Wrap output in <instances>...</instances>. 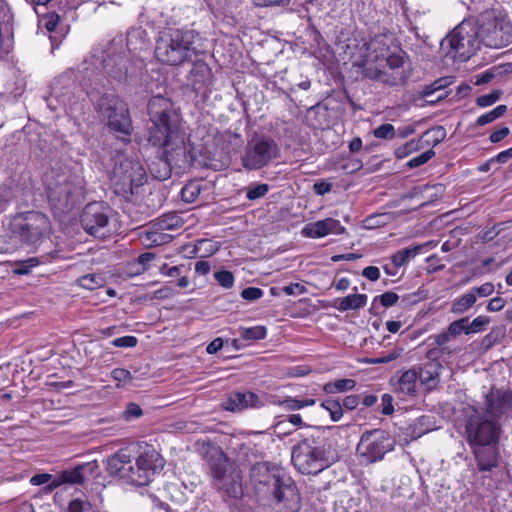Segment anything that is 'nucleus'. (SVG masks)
<instances>
[{
    "mask_svg": "<svg viewBox=\"0 0 512 512\" xmlns=\"http://www.w3.org/2000/svg\"><path fill=\"white\" fill-rule=\"evenodd\" d=\"M76 283L87 290H95L97 288H100L104 285L105 279L100 274H86L81 277H79L76 280Z\"/></svg>",
    "mask_w": 512,
    "mask_h": 512,
    "instance_id": "nucleus-34",
    "label": "nucleus"
},
{
    "mask_svg": "<svg viewBox=\"0 0 512 512\" xmlns=\"http://www.w3.org/2000/svg\"><path fill=\"white\" fill-rule=\"evenodd\" d=\"M477 23L463 20L442 41L441 49L462 61L468 60L480 47Z\"/></svg>",
    "mask_w": 512,
    "mask_h": 512,
    "instance_id": "nucleus-10",
    "label": "nucleus"
},
{
    "mask_svg": "<svg viewBox=\"0 0 512 512\" xmlns=\"http://www.w3.org/2000/svg\"><path fill=\"white\" fill-rule=\"evenodd\" d=\"M373 135L379 139H393L396 134V129L392 124L386 123L377 127L373 131Z\"/></svg>",
    "mask_w": 512,
    "mask_h": 512,
    "instance_id": "nucleus-48",
    "label": "nucleus"
},
{
    "mask_svg": "<svg viewBox=\"0 0 512 512\" xmlns=\"http://www.w3.org/2000/svg\"><path fill=\"white\" fill-rule=\"evenodd\" d=\"M23 243L18 233L13 232L12 222L9 228L0 230V253H13Z\"/></svg>",
    "mask_w": 512,
    "mask_h": 512,
    "instance_id": "nucleus-27",
    "label": "nucleus"
},
{
    "mask_svg": "<svg viewBox=\"0 0 512 512\" xmlns=\"http://www.w3.org/2000/svg\"><path fill=\"white\" fill-rule=\"evenodd\" d=\"M146 32L140 28L132 29L127 33V47L132 50H141L146 46Z\"/></svg>",
    "mask_w": 512,
    "mask_h": 512,
    "instance_id": "nucleus-33",
    "label": "nucleus"
},
{
    "mask_svg": "<svg viewBox=\"0 0 512 512\" xmlns=\"http://www.w3.org/2000/svg\"><path fill=\"white\" fill-rule=\"evenodd\" d=\"M446 137V131L444 127L437 126L431 129H428L423 135L420 137L422 142H425L427 145H432L433 147L439 144Z\"/></svg>",
    "mask_w": 512,
    "mask_h": 512,
    "instance_id": "nucleus-36",
    "label": "nucleus"
},
{
    "mask_svg": "<svg viewBox=\"0 0 512 512\" xmlns=\"http://www.w3.org/2000/svg\"><path fill=\"white\" fill-rule=\"evenodd\" d=\"M404 55L405 53L402 50L391 52L383 61V69L388 73L402 72L406 75L402 69L405 62Z\"/></svg>",
    "mask_w": 512,
    "mask_h": 512,
    "instance_id": "nucleus-31",
    "label": "nucleus"
},
{
    "mask_svg": "<svg viewBox=\"0 0 512 512\" xmlns=\"http://www.w3.org/2000/svg\"><path fill=\"white\" fill-rule=\"evenodd\" d=\"M382 413L384 415H391L394 412L393 397L390 394L382 395Z\"/></svg>",
    "mask_w": 512,
    "mask_h": 512,
    "instance_id": "nucleus-63",
    "label": "nucleus"
},
{
    "mask_svg": "<svg viewBox=\"0 0 512 512\" xmlns=\"http://www.w3.org/2000/svg\"><path fill=\"white\" fill-rule=\"evenodd\" d=\"M13 232L18 233L23 243L36 244L50 231V221L41 212L30 211L12 220Z\"/></svg>",
    "mask_w": 512,
    "mask_h": 512,
    "instance_id": "nucleus-13",
    "label": "nucleus"
},
{
    "mask_svg": "<svg viewBox=\"0 0 512 512\" xmlns=\"http://www.w3.org/2000/svg\"><path fill=\"white\" fill-rule=\"evenodd\" d=\"M476 303L474 294L467 291L465 294L453 300L451 304V313L461 315L468 311Z\"/></svg>",
    "mask_w": 512,
    "mask_h": 512,
    "instance_id": "nucleus-32",
    "label": "nucleus"
},
{
    "mask_svg": "<svg viewBox=\"0 0 512 512\" xmlns=\"http://www.w3.org/2000/svg\"><path fill=\"white\" fill-rule=\"evenodd\" d=\"M332 189V183L326 181V180H319L314 183L313 185V191L317 195H325L329 193Z\"/></svg>",
    "mask_w": 512,
    "mask_h": 512,
    "instance_id": "nucleus-60",
    "label": "nucleus"
},
{
    "mask_svg": "<svg viewBox=\"0 0 512 512\" xmlns=\"http://www.w3.org/2000/svg\"><path fill=\"white\" fill-rule=\"evenodd\" d=\"M345 228L340 224V221L333 218H326L313 223L307 224L302 233L309 238H322L329 234H343Z\"/></svg>",
    "mask_w": 512,
    "mask_h": 512,
    "instance_id": "nucleus-21",
    "label": "nucleus"
},
{
    "mask_svg": "<svg viewBox=\"0 0 512 512\" xmlns=\"http://www.w3.org/2000/svg\"><path fill=\"white\" fill-rule=\"evenodd\" d=\"M214 277L219 285L226 289L232 288L235 282L233 273L228 270L217 271L215 272Z\"/></svg>",
    "mask_w": 512,
    "mask_h": 512,
    "instance_id": "nucleus-46",
    "label": "nucleus"
},
{
    "mask_svg": "<svg viewBox=\"0 0 512 512\" xmlns=\"http://www.w3.org/2000/svg\"><path fill=\"white\" fill-rule=\"evenodd\" d=\"M184 222L182 218L176 213H167L161 217H159L153 227H156L157 230L166 231V230H176L183 226Z\"/></svg>",
    "mask_w": 512,
    "mask_h": 512,
    "instance_id": "nucleus-29",
    "label": "nucleus"
},
{
    "mask_svg": "<svg viewBox=\"0 0 512 512\" xmlns=\"http://www.w3.org/2000/svg\"><path fill=\"white\" fill-rule=\"evenodd\" d=\"M143 414L141 407L136 403H129L125 409L124 415L127 420L138 418Z\"/></svg>",
    "mask_w": 512,
    "mask_h": 512,
    "instance_id": "nucleus-61",
    "label": "nucleus"
},
{
    "mask_svg": "<svg viewBox=\"0 0 512 512\" xmlns=\"http://www.w3.org/2000/svg\"><path fill=\"white\" fill-rule=\"evenodd\" d=\"M200 191L201 190L198 184L189 183L185 185L181 190L182 200L187 203H192L198 198Z\"/></svg>",
    "mask_w": 512,
    "mask_h": 512,
    "instance_id": "nucleus-44",
    "label": "nucleus"
},
{
    "mask_svg": "<svg viewBox=\"0 0 512 512\" xmlns=\"http://www.w3.org/2000/svg\"><path fill=\"white\" fill-rule=\"evenodd\" d=\"M282 290L286 295H300L304 294L307 291L306 287L300 283H292L288 286L283 287Z\"/></svg>",
    "mask_w": 512,
    "mask_h": 512,
    "instance_id": "nucleus-62",
    "label": "nucleus"
},
{
    "mask_svg": "<svg viewBox=\"0 0 512 512\" xmlns=\"http://www.w3.org/2000/svg\"><path fill=\"white\" fill-rule=\"evenodd\" d=\"M241 335L244 340L263 339L266 335V329L263 326L247 328L242 331Z\"/></svg>",
    "mask_w": 512,
    "mask_h": 512,
    "instance_id": "nucleus-50",
    "label": "nucleus"
},
{
    "mask_svg": "<svg viewBox=\"0 0 512 512\" xmlns=\"http://www.w3.org/2000/svg\"><path fill=\"white\" fill-rule=\"evenodd\" d=\"M269 191L268 184H256L247 188L246 197L249 200H256L264 197Z\"/></svg>",
    "mask_w": 512,
    "mask_h": 512,
    "instance_id": "nucleus-49",
    "label": "nucleus"
},
{
    "mask_svg": "<svg viewBox=\"0 0 512 512\" xmlns=\"http://www.w3.org/2000/svg\"><path fill=\"white\" fill-rule=\"evenodd\" d=\"M494 288L495 287L493 283L486 282L479 287L471 288L469 291L470 293L474 294L475 298L477 299L478 297H487L491 295L494 291Z\"/></svg>",
    "mask_w": 512,
    "mask_h": 512,
    "instance_id": "nucleus-56",
    "label": "nucleus"
},
{
    "mask_svg": "<svg viewBox=\"0 0 512 512\" xmlns=\"http://www.w3.org/2000/svg\"><path fill=\"white\" fill-rule=\"evenodd\" d=\"M148 141L163 149V157L151 163V174L158 180L170 178L172 170L183 173L196 158L195 149L181 127L180 114L173 102L163 96L152 97L148 103Z\"/></svg>",
    "mask_w": 512,
    "mask_h": 512,
    "instance_id": "nucleus-1",
    "label": "nucleus"
},
{
    "mask_svg": "<svg viewBox=\"0 0 512 512\" xmlns=\"http://www.w3.org/2000/svg\"><path fill=\"white\" fill-rule=\"evenodd\" d=\"M55 481V476L49 473L35 474L31 477L30 483L35 486L46 484L44 491L46 493L52 492L54 489H50V485Z\"/></svg>",
    "mask_w": 512,
    "mask_h": 512,
    "instance_id": "nucleus-43",
    "label": "nucleus"
},
{
    "mask_svg": "<svg viewBox=\"0 0 512 512\" xmlns=\"http://www.w3.org/2000/svg\"><path fill=\"white\" fill-rule=\"evenodd\" d=\"M420 148H422L421 138L412 139V140L406 142L405 144L399 146L395 150V156L398 159H403V158L407 157L408 155H410L411 153H413L414 151L419 150Z\"/></svg>",
    "mask_w": 512,
    "mask_h": 512,
    "instance_id": "nucleus-39",
    "label": "nucleus"
},
{
    "mask_svg": "<svg viewBox=\"0 0 512 512\" xmlns=\"http://www.w3.org/2000/svg\"><path fill=\"white\" fill-rule=\"evenodd\" d=\"M49 201L61 210H65L75 199L82 196L85 188L83 176L67 166L52 169L46 179Z\"/></svg>",
    "mask_w": 512,
    "mask_h": 512,
    "instance_id": "nucleus-7",
    "label": "nucleus"
},
{
    "mask_svg": "<svg viewBox=\"0 0 512 512\" xmlns=\"http://www.w3.org/2000/svg\"><path fill=\"white\" fill-rule=\"evenodd\" d=\"M197 39L198 34L193 30L164 29L156 39L155 57L160 63L169 66L190 62L198 54L195 46Z\"/></svg>",
    "mask_w": 512,
    "mask_h": 512,
    "instance_id": "nucleus-4",
    "label": "nucleus"
},
{
    "mask_svg": "<svg viewBox=\"0 0 512 512\" xmlns=\"http://www.w3.org/2000/svg\"><path fill=\"white\" fill-rule=\"evenodd\" d=\"M417 380V370L409 369L403 371L396 380L395 378H391L390 382L394 386L395 392L401 393L403 395L414 396L416 394Z\"/></svg>",
    "mask_w": 512,
    "mask_h": 512,
    "instance_id": "nucleus-24",
    "label": "nucleus"
},
{
    "mask_svg": "<svg viewBox=\"0 0 512 512\" xmlns=\"http://www.w3.org/2000/svg\"><path fill=\"white\" fill-rule=\"evenodd\" d=\"M315 404L314 399L298 400L294 398H287L282 402V405L287 410H298L306 406H312Z\"/></svg>",
    "mask_w": 512,
    "mask_h": 512,
    "instance_id": "nucleus-47",
    "label": "nucleus"
},
{
    "mask_svg": "<svg viewBox=\"0 0 512 512\" xmlns=\"http://www.w3.org/2000/svg\"><path fill=\"white\" fill-rule=\"evenodd\" d=\"M480 43L499 49L512 43V24L507 15L497 10H486L477 18Z\"/></svg>",
    "mask_w": 512,
    "mask_h": 512,
    "instance_id": "nucleus-9",
    "label": "nucleus"
},
{
    "mask_svg": "<svg viewBox=\"0 0 512 512\" xmlns=\"http://www.w3.org/2000/svg\"><path fill=\"white\" fill-rule=\"evenodd\" d=\"M499 444L478 445L470 447L477 469L480 472H490L499 466Z\"/></svg>",
    "mask_w": 512,
    "mask_h": 512,
    "instance_id": "nucleus-19",
    "label": "nucleus"
},
{
    "mask_svg": "<svg viewBox=\"0 0 512 512\" xmlns=\"http://www.w3.org/2000/svg\"><path fill=\"white\" fill-rule=\"evenodd\" d=\"M321 405L329 412L330 417L334 422H337L342 418L343 407L339 400L328 398L324 400Z\"/></svg>",
    "mask_w": 512,
    "mask_h": 512,
    "instance_id": "nucleus-38",
    "label": "nucleus"
},
{
    "mask_svg": "<svg viewBox=\"0 0 512 512\" xmlns=\"http://www.w3.org/2000/svg\"><path fill=\"white\" fill-rule=\"evenodd\" d=\"M263 294V290L257 287H248L241 291V297L248 301L258 300L263 296Z\"/></svg>",
    "mask_w": 512,
    "mask_h": 512,
    "instance_id": "nucleus-58",
    "label": "nucleus"
},
{
    "mask_svg": "<svg viewBox=\"0 0 512 512\" xmlns=\"http://www.w3.org/2000/svg\"><path fill=\"white\" fill-rule=\"evenodd\" d=\"M278 477L270 472V465L266 462H258L250 470V480L254 485L270 487Z\"/></svg>",
    "mask_w": 512,
    "mask_h": 512,
    "instance_id": "nucleus-25",
    "label": "nucleus"
},
{
    "mask_svg": "<svg viewBox=\"0 0 512 512\" xmlns=\"http://www.w3.org/2000/svg\"><path fill=\"white\" fill-rule=\"evenodd\" d=\"M506 336V328L505 326H496L491 329V331L483 338L482 345L485 349L492 348L496 343L502 341V339Z\"/></svg>",
    "mask_w": 512,
    "mask_h": 512,
    "instance_id": "nucleus-37",
    "label": "nucleus"
},
{
    "mask_svg": "<svg viewBox=\"0 0 512 512\" xmlns=\"http://www.w3.org/2000/svg\"><path fill=\"white\" fill-rule=\"evenodd\" d=\"M393 38L386 34H378L365 44L366 54L362 61L363 74L367 78L397 86L404 84L407 78L402 72L388 73L383 69L384 59L391 53Z\"/></svg>",
    "mask_w": 512,
    "mask_h": 512,
    "instance_id": "nucleus-6",
    "label": "nucleus"
},
{
    "mask_svg": "<svg viewBox=\"0 0 512 512\" xmlns=\"http://www.w3.org/2000/svg\"><path fill=\"white\" fill-rule=\"evenodd\" d=\"M422 248L423 245H416L413 247H406L397 251L391 256L393 266H395V268H399L405 265L408 261H410L416 255H418L421 252Z\"/></svg>",
    "mask_w": 512,
    "mask_h": 512,
    "instance_id": "nucleus-30",
    "label": "nucleus"
},
{
    "mask_svg": "<svg viewBox=\"0 0 512 512\" xmlns=\"http://www.w3.org/2000/svg\"><path fill=\"white\" fill-rule=\"evenodd\" d=\"M91 464H80L72 469L63 470L55 475V481L50 485V489H56L64 484H82L85 481V471Z\"/></svg>",
    "mask_w": 512,
    "mask_h": 512,
    "instance_id": "nucleus-22",
    "label": "nucleus"
},
{
    "mask_svg": "<svg viewBox=\"0 0 512 512\" xmlns=\"http://www.w3.org/2000/svg\"><path fill=\"white\" fill-rule=\"evenodd\" d=\"M114 347L117 348H133L137 344V338L134 336H123L119 338H115L109 342Z\"/></svg>",
    "mask_w": 512,
    "mask_h": 512,
    "instance_id": "nucleus-54",
    "label": "nucleus"
},
{
    "mask_svg": "<svg viewBox=\"0 0 512 512\" xmlns=\"http://www.w3.org/2000/svg\"><path fill=\"white\" fill-rule=\"evenodd\" d=\"M500 98L499 91H493L489 94L481 95L477 98L476 103L479 107H488L493 105Z\"/></svg>",
    "mask_w": 512,
    "mask_h": 512,
    "instance_id": "nucleus-55",
    "label": "nucleus"
},
{
    "mask_svg": "<svg viewBox=\"0 0 512 512\" xmlns=\"http://www.w3.org/2000/svg\"><path fill=\"white\" fill-rule=\"evenodd\" d=\"M467 321H468V318L464 317V318L455 320L452 323H450V325L447 328L448 334L451 335V337L453 339L457 338L461 334L468 335Z\"/></svg>",
    "mask_w": 512,
    "mask_h": 512,
    "instance_id": "nucleus-41",
    "label": "nucleus"
},
{
    "mask_svg": "<svg viewBox=\"0 0 512 512\" xmlns=\"http://www.w3.org/2000/svg\"><path fill=\"white\" fill-rule=\"evenodd\" d=\"M163 467L164 459L154 449L145 450L135 459L126 450H120L107 460V471L111 476L136 486L147 485Z\"/></svg>",
    "mask_w": 512,
    "mask_h": 512,
    "instance_id": "nucleus-2",
    "label": "nucleus"
},
{
    "mask_svg": "<svg viewBox=\"0 0 512 512\" xmlns=\"http://www.w3.org/2000/svg\"><path fill=\"white\" fill-rule=\"evenodd\" d=\"M367 299L368 297L366 294L354 293L343 298L335 299L332 307L340 312L358 310L366 306Z\"/></svg>",
    "mask_w": 512,
    "mask_h": 512,
    "instance_id": "nucleus-26",
    "label": "nucleus"
},
{
    "mask_svg": "<svg viewBox=\"0 0 512 512\" xmlns=\"http://www.w3.org/2000/svg\"><path fill=\"white\" fill-rule=\"evenodd\" d=\"M210 75L209 66L203 61H195L189 71L187 78L195 89H200Z\"/></svg>",
    "mask_w": 512,
    "mask_h": 512,
    "instance_id": "nucleus-28",
    "label": "nucleus"
},
{
    "mask_svg": "<svg viewBox=\"0 0 512 512\" xmlns=\"http://www.w3.org/2000/svg\"><path fill=\"white\" fill-rule=\"evenodd\" d=\"M146 172L138 160L129 158L120 159L115 163L112 171V181L121 191L132 192L134 187L143 185Z\"/></svg>",
    "mask_w": 512,
    "mask_h": 512,
    "instance_id": "nucleus-16",
    "label": "nucleus"
},
{
    "mask_svg": "<svg viewBox=\"0 0 512 512\" xmlns=\"http://www.w3.org/2000/svg\"><path fill=\"white\" fill-rule=\"evenodd\" d=\"M362 275L370 281H377L380 278V270L376 266H368L363 269Z\"/></svg>",
    "mask_w": 512,
    "mask_h": 512,
    "instance_id": "nucleus-64",
    "label": "nucleus"
},
{
    "mask_svg": "<svg viewBox=\"0 0 512 512\" xmlns=\"http://www.w3.org/2000/svg\"><path fill=\"white\" fill-rule=\"evenodd\" d=\"M356 385L353 379H339L334 382H328L324 385L323 390L326 393L334 394L352 390Z\"/></svg>",
    "mask_w": 512,
    "mask_h": 512,
    "instance_id": "nucleus-35",
    "label": "nucleus"
},
{
    "mask_svg": "<svg viewBox=\"0 0 512 512\" xmlns=\"http://www.w3.org/2000/svg\"><path fill=\"white\" fill-rule=\"evenodd\" d=\"M399 296L391 291L385 292L374 298V301L379 300L384 307H391L397 303Z\"/></svg>",
    "mask_w": 512,
    "mask_h": 512,
    "instance_id": "nucleus-57",
    "label": "nucleus"
},
{
    "mask_svg": "<svg viewBox=\"0 0 512 512\" xmlns=\"http://www.w3.org/2000/svg\"><path fill=\"white\" fill-rule=\"evenodd\" d=\"M490 323V318L488 316L480 315L473 319V321H467V331L468 335L479 333L485 330L486 326Z\"/></svg>",
    "mask_w": 512,
    "mask_h": 512,
    "instance_id": "nucleus-42",
    "label": "nucleus"
},
{
    "mask_svg": "<svg viewBox=\"0 0 512 512\" xmlns=\"http://www.w3.org/2000/svg\"><path fill=\"white\" fill-rule=\"evenodd\" d=\"M394 445L395 441L388 432L374 429L361 435L356 452L363 463L370 464L382 460Z\"/></svg>",
    "mask_w": 512,
    "mask_h": 512,
    "instance_id": "nucleus-11",
    "label": "nucleus"
},
{
    "mask_svg": "<svg viewBox=\"0 0 512 512\" xmlns=\"http://www.w3.org/2000/svg\"><path fill=\"white\" fill-rule=\"evenodd\" d=\"M84 230L95 237L105 238L114 232L109 218V208L101 203L88 204L81 215Z\"/></svg>",
    "mask_w": 512,
    "mask_h": 512,
    "instance_id": "nucleus-15",
    "label": "nucleus"
},
{
    "mask_svg": "<svg viewBox=\"0 0 512 512\" xmlns=\"http://www.w3.org/2000/svg\"><path fill=\"white\" fill-rule=\"evenodd\" d=\"M291 459L300 473L316 475L333 464L337 454L323 433L317 431L293 447Z\"/></svg>",
    "mask_w": 512,
    "mask_h": 512,
    "instance_id": "nucleus-3",
    "label": "nucleus"
},
{
    "mask_svg": "<svg viewBox=\"0 0 512 512\" xmlns=\"http://www.w3.org/2000/svg\"><path fill=\"white\" fill-rule=\"evenodd\" d=\"M435 156V152L434 150L432 149H429L425 152H423L422 154L410 159L408 162H407V166L409 168H416V167H419L425 163H427L431 158H433Z\"/></svg>",
    "mask_w": 512,
    "mask_h": 512,
    "instance_id": "nucleus-52",
    "label": "nucleus"
},
{
    "mask_svg": "<svg viewBox=\"0 0 512 512\" xmlns=\"http://www.w3.org/2000/svg\"><path fill=\"white\" fill-rule=\"evenodd\" d=\"M42 21L46 30L51 33L57 34L59 27L62 25L61 18L56 13L46 14Z\"/></svg>",
    "mask_w": 512,
    "mask_h": 512,
    "instance_id": "nucleus-45",
    "label": "nucleus"
},
{
    "mask_svg": "<svg viewBox=\"0 0 512 512\" xmlns=\"http://www.w3.org/2000/svg\"><path fill=\"white\" fill-rule=\"evenodd\" d=\"M167 238L168 235H165L161 230H157L156 227L153 231L146 232V241L151 245H161L166 242Z\"/></svg>",
    "mask_w": 512,
    "mask_h": 512,
    "instance_id": "nucleus-53",
    "label": "nucleus"
},
{
    "mask_svg": "<svg viewBox=\"0 0 512 512\" xmlns=\"http://www.w3.org/2000/svg\"><path fill=\"white\" fill-rule=\"evenodd\" d=\"M111 376L117 382V387L125 386L132 379L130 371L121 368L114 369Z\"/></svg>",
    "mask_w": 512,
    "mask_h": 512,
    "instance_id": "nucleus-51",
    "label": "nucleus"
},
{
    "mask_svg": "<svg viewBox=\"0 0 512 512\" xmlns=\"http://www.w3.org/2000/svg\"><path fill=\"white\" fill-rule=\"evenodd\" d=\"M483 411L497 421L512 417V390L492 388L485 397Z\"/></svg>",
    "mask_w": 512,
    "mask_h": 512,
    "instance_id": "nucleus-18",
    "label": "nucleus"
},
{
    "mask_svg": "<svg viewBox=\"0 0 512 512\" xmlns=\"http://www.w3.org/2000/svg\"><path fill=\"white\" fill-rule=\"evenodd\" d=\"M277 504H282L285 512H298L301 508V498L297 487L290 478L278 477L270 486Z\"/></svg>",
    "mask_w": 512,
    "mask_h": 512,
    "instance_id": "nucleus-17",
    "label": "nucleus"
},
{
    "mask_svg": "<svg viewBox=\"0 0 512 512\" xmlns=\"http://www.w3.org/2000/svg\"><path fill=\"white\" fill-rule=\"evenodd\" d=\"M212 486L222 498L239 499L243 495L242 471L221 449L212 450L207 457Z\"/></svg>",
    "mask_w": 512,
    "mask_h": 512,
    "instance_id": "nucleus-5",
    "label": "nucleus"
},
{
    "mask_svg": "<svg viewBox=\"0 0 512 512\" xmlns=\"http://www.w3.org/2000/svg\"><path fill=\"white\" fill-rule=\"evenodd\" d=\"M101 115L115 131L129 135L132 130L127 104L113 94L104 95L97 104Z\"/></svg>",
    "mask_w": 512,
    "mask_h": 512,
    "instance_id": "nucleus-14",
    "label": "nucleus"
},
{
    "mask_svg": "<svg viewBox=\"0 0 512 512\" xmlns=\"http://www.w3.org/2000/svg\"><path fill=\"white\" fill-rule=\"evenodd\" d=\"M394 359H396V354H387L386 356H383V357H373V358L363 357V358H359L358 361L362 362V363H367V364H382V363H389V362L393 361Z\"/></svg>",
    "mask_w": 512,
    "mask_h": 512,
    "instance_id": "nucleus-59",
    "label": "nucleus"
},
{
    "mask_svg": "<svg viewBox=\"0 0 512 512\" xmlns=\"http://www.w3.org/2000/svg\"><path fill=\"white\" fill-rule=\"evenodd\" d=\"M461 424L469 447L499 444L502 433L501 424L483 410L474 406L464 407Z\"/></svg>",
    "mask_w": 512,
    "mask_h": 512,
    "instance_id": "nucleus-8",
    "label": "nucleus"
},
{
    "mask_svg": "<svg viewBox=\"0 0 512 512\" xmlns=\"http://www.w3.org/2000/svg\"><path fill=\"white\" fill-rule=\"evenodd\" d=\"M443 369L441 363L431 359L419 368L418 379L427 389H433L439 382L440 372Z\"/></svg>",
    "mask_w": 512,
    "mask_h": 512,
    "instance_id": "nucleus-23",
    "label": "nucleus"
},
{
    "mask_svg": "<svg viewBox=\"0 0 512 512\" xmlns=\"http://www.w3.org/2000/svg\"><path fill=\"white\" fill-rule=\"evenodd\" d=\"M279 155L276 142L264 136H255L248 141L241 157L244 168L258 170L269 165Z\"/></svg>",
    "mask_w": 512,
    "mask_h": 512,
    "instance_id": "nucleus-12",
    "label": "nucleus"
},
{
    "mask_svg": "<svg viewBox=\"0 0 512 512\" xmlns=\"http://www.w3.org/2000/svg\"><path fill=\"white\" fill-rule=\"evenodd\" d=\"M264 405L261 397L253 392L235 391L229 394L223 406L226 410L239 412L247 408H257Z\"/></svg>",
    "mask_w": 512,
    "mask_h": 512,
    "instance_id": "nucleus-20",
    "label": "nucleus"
},
{
    "mask_svg": "<svg viewBox=\"0 0 512 512\" xmlns=\"http://www.w3.org/2000/svg\"><path fill=\"white\" fill-rule=\"evenodd\" d=\"M506 111H507L506 105H499L496 108L492 109L491 111L479 116L477 118V124L480 126L489 124V123L495 121L496 119L502 117Z\"/></svg>",
    "mask_w": 512,
    "mask_h": 512,
    "instance_id": "nucleus-40",
    "label": "nucleus"
}]
</instances>
